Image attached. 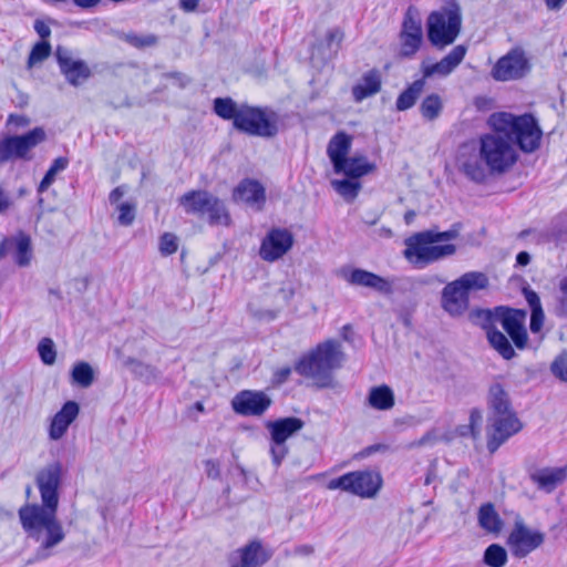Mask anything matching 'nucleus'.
I'll return each mask as SVG.
<instances>
[{
  "label": "nucleus",
  "mask_w": 567,
  "mask_h": 567,
  "mask_svg": "<svg viewBox=\"0 0 567 567\" xmlns=\"http://www.w3.org/2000/svg\"><path fill=\"white\" fill-rule=\"evenodd\" d=\"M55 55L59 61L61 72L65 75V79L71 83V58L68 56V52L60 47L56 48Z\"/></svg>",
  "instance_id": "obj_52"
},
{
  "label": "nucleus",
  "mask_w": 567,
  "mask_h": 567,
  "mask_svg": "<svg viewBox=\"0 0 567 567\" xmlns=\"http://www.w3.org/2000/svg\"><path fill=\"white\" fill-rule=\"evenodd\" d=\"M443 110V102L439 94L427 95L420 105V113L426 121L436 120Z\"/></svg>",
  "instance_id": "obj_39"
},
{
  "label": "nucleus",
  "mask_w": 567,
  "mask_h": 567,
  "mask_svg": "<svg viewBox=\"0 0 567 567\" xmlns=\"http://www.w3.org/2000/svg\"><path fill=\"white\" fill-rule=\"evenodd\" d=\"M178 248L177 237L172 233H164L159 238V251L163 256L176 252Z\"/></svg>",
  "instance_id": "obj_48"
},
{
  "label": "nucleus",
  "mask_w": 567,
  "mask_h": 567,
  "mask_svg": "<svg viewBox=\"0 0 567 567\" xmlns=\"http://www.w3.org/2000/svg\"><path fill=\"white\" fill-rule=\"evenodd\" d=\"M305 426V422L296 416L279 417L266 423V429L270 434V455L272 464L278 468L289 453L286 444L287 440Z\"/></svg>",
  "instance_id": "obj_10"
},
{
  "label": "nucleus",
  "mask_w": 567,
  "mask_h": 567,
  "mask_svg": "<svg viewBox=\"0 0 567 567\" xmlns=\"http://www.w3.org/2000/svg\"><path fill=\"white\" fill-rule=\"evenodd\" d=\"M33 28H34L35 32L42 39L41 41H45V39L49 38L51 34V30H50L49 25L45 22H43L42 20H35Z\"/></svg>",
  "instance_id": "obj_63"
},
{
  "label": "nucleus",
  "mask_w": 567,
  "mask_h": 567,
  "mask_svg": "<svg viewBox=\"0 0 567 567\" xmlns=\"http://www.w3.org/2000/svg\"><path fill=\"white\" fill-rule=\"evenodd\" d=\"M386 450H388V446L385 444H381V443L372 444V445H369V446L364 447L363 450H361L357 454V457L364 458V457H368L377 452H384Z\"/></svg>",
  "instance_id": "obj_61"
},
{
  "label": "nucleus",
  "mask_w": 567,
  "mask_h": 567,
  "mask_svg": "<svg viewBox=\"0 0 567 567\" xmlns=\"http://www.w3.org/2000/svg\"><path fill=\"white\" fill-rule=\"evenodd\" d=\"M163 76L165 79H172V80L176 81L178 86L182 89L185 87L190 82L189 78L186 74L178 72V71L164 73Z\"/></svg>",
  "instance_id": "obj_62"
},
{
  "label": "nucleus",
  "mask_w": 567,
  "mask_h": 567,
  "mask_svg": "<svg viewBox=\"0 0 567 567\" xmlns=\"http://www.w3.org/2000/svg\"><path fill=\"white\" fill-rule=\"evenodd\" d=\"M486 337L491 347L497 351L503 359L511 360L516 355L508 338L497 328L488 331Z\"/></svg>",
  "instance_id": "obj_34"
},
{
  "label": "nucleus",
  "mask_w": 567,
  "mask_h": 567,
  "mask_svg": "<svg viewBox=\"0 0 567 567\" xmlns=\"http://www.w3.org/2000/svg\"><path fill=\"white\" fill-rule=\"evenodd\" d=\"M517 349L523 350L527 346L528 334L525 327L507 333Z\"/></svg>",
  "instance_id": "obj_56"
},
{
  "label": "nucleus",
  "mask_w": 567,
  "mask_h": 567,
  "mask_svg": "<svg viewBox=\"0 0 567 567\" xmlns=\"http://www.w3.org/2000/svg\"><path fill=\"white\" fill-rule=\"evenodd\" d=\"M383 484L380 472L373 470L353 471L328 482L331 491L340 489L362 498H372Z\"/></svg>",
  "instance_id": "obj_9"
},
{
  "label": "nucleus",
  "mask_w": 567,
  "mask_h": 567,
  "mask_svg": "<svg viewBox=\"0 0 567 567\" xmlns=\"http://www.w3.org/2000/svg\"><path fill=\"white\" fill-rule=\"evenodd\" d=\"M483 162L481 152L478 154H471L461 162L460 169L472 182L482 184L487 177V169Z\"/></svg>",
  "instance_id": "obj_31"
},
{
  "label": "nucleus",
  "mask_w": 567,
  "mask_h": 567,
  "mask_svg": "<svg viewBox=\"0 0 567 567\" xmlns=\"http://www.w3.org/2000/svg\"><path fill=\"white\" fill-rule=\"evenodd\" d=\"M91 75L89 66L81 60H73V86Z\"/></svg>",
  "instance_id": "obj_51"
},
{
  "label": "nucleus",
  "mask_w": 567,
  "mask_h": 567,
  "mask_svg": "<svg viewBox=\"0 0 567 567\" xmlns=\"http://www.w3.org/2000/svg\"><path fill=\"white\" fill-rule=\"evenodd\" d=\"M545 536L539 530L529 529L517 518L514 528L508 535L507 545L512 555L516 558H524L544 543Z\"/></svg>",
  "instance_id": "obj_16"
},
{
  "label": "nucleus",
  "mask_w": 567,
  "mask_h": 567,
  "mask_svg": "<svg viewBox=\"0 0 567 567\" xmlns=\"http://www.w3.org/2000/svg\"><path fill=\"white\" fill-rule=\"evenodd\" d=\"M381 90V75L377 69L363 74L361 81L352 86V96L355 102L377 94Z\"/></svg>",
  "instance_id": "obj_28"
},
{
  "label": "nucleus",
  "mask_w": 567,
  "mask_h": 567,
  "mask_svg": "<svg viewBox=\"0 0 567 567\" xmlns=\"http://www.w3.org/2000/svg\"><path fill=\"white\" fill-rule=\"evenodd\" d=\"M95 380V371L84 361L73 364V384L81 388H89Z\"/></svg>",
  "instance_id": "obj_41"
},
{
  "label": "nucleus",
  "mask_w": 567,
  "mask_h": 567,
  "mask_svg": "<svg viewBox=\"0 0 567 567\" xmlns=\"http://www.w3.org/2000/svg\"><path fill=\"white\" fill-rule=\"evenodd\" d=\"M517 349L523 350L527 346L528 334L525 327L507 333Z\"/></svg>",
  "instance_id": "obj_55"
},
{
  "label": "nucleus",
  "mask_w": 567,
  "mask_h": 567,
  "mask_svg": "<svg viewBox=\"0 0 567 567\" xmlns=\"http://www.w3.org/2000/svg\"><path fill=\"white\" fill-rule=\"evenodd\" d=\"M377 169L374 163H370L365 156H352L347 157L340 163L339 171H334L337 174H343L346 177L351 179H359Z\"/></svg>",
  "instance_id": "obj_27"
},
{
  "label": "nucleus",
  "mask_w": 567,
  "mask_h": 567,
  "mask_svg": "<svg viewBox=\"0 0 567 567\" xmlns=\"http://www.w3.org/2000/svg\"><path fill=\"white\" fill-rule=\"evenodd\" d=\"M400 48L396 56L400 60H410L415 56L423 43L421 20L409 9L403 18L399 33Z\"/></svg>",
  "instance_id": "obj_15"
},
{
  "label": "nucleus",
  "mask_w": 567,
  "mask_h": 567,
  "mask_svg": "<svg viewBox=\"0 0 567 567\" xmlns=\"http://www.w3.org/2000/svg\"><path fill=\"white\" fill-rule=\"evenodd\" d=\"M61 480V464L54 462L40 471L37 485L40 489L42 505L25 504L19 508L18 515L23 530L40 544L37 559H45L50 549L60 544L65 534L56 518L59 504L58 487Z\"/></svg>",
  "instance_id": "obj_1"
},
{
  "label": "nucleus",
  "mask_w": 567,
  "mask_h": 567,
  "mask_svg": "<svg viewBox=\"0 0 567 567\" xmlns=\"http://www.w3.org/2000/svg\"><path fill=\"white\" fill-rule=\"evenodd\" d=\"M498 322H501L506 333L525 327L527 311L524 309L511 308L507 306H497Z\"/></svg>",
  "instance_id": "obj_30"
},
{
  "label": "nucleus",
  "mask_w": 567,
  "mask_h": 567,
  "mask_svg": "<svg viewBox=\"0 0 567 567\" xmlns=\"http://www.w3.org/2000/svg\"><path fill=\"white\" fill-rule=\"evenodd\" d=\"M295 238L287 228H271L261 240L259 255L268 262L282 258L293 246Z\"/></svg>",
  "instance_id": "obj_17"
},
{
  "label": "nucleus",
  "mask_w": 567,
  "mask_h": 567,
  "mask_svg": "<svg viewBox=\"0 0 567 567\" xmlns=\"http://www.w3.org/2000/svg\"><path fill=\"white\" fill-rule=\"evenodd\" d=\"M45 138V131L42 127H34L25 134L9 135L0 140V164L17 159H30V151Z\"/></svg>",
  "instance_id": "obj_12"
},
{
  "label": "nucleus",
  "mask_w": 567,
  "mask_h": 567,
  "mask_svg": "<svg viewBox=\"0 0 567 567\" xmlns=\"http://www.w3.org/2000/svg\"><path fill=\"white\" fill-rule=\"evenodd\" d=\"M333 189L341 195L346 200H353L357 198L362 185L358 179L346 177L343 179H333L331 182Z\"/></svg>",
  "instance_id": "obj_40"
},
{
  "label": "nucleus",
  "mask_w": 567,
  "mask_h": 567,
  "mask_svg": "<svg viewBox=\"0 0 567 567\" xmlns=\"http://www.w3.org/2000/svg\"><path fill=\"white\" fill-rule=\"evenodd\" d=\"M278 123L279 115L272 109L241 103L234 128L249 136L272 138L279 132Z\"/></svg>",
  "instance_id": "obj_6"
},
{
  "label": "nucleus",
  "mask_w": 567,
  "mask_h": 567,
  "mask_svg": "<svg viewBox=\"0 0 567 567\" xmlns=\"http://www.w3.org/2000/svg\"><path fill=\"white\" fill-rule=\"evenodd\" d=\"M291 374V369L289 367H284L274 372L271 382L275 385H281L289 379Z\"/></svg>",
  "instance_id": "obj_60"
},
{
  "label": "nucleus",
  "mask_w": 567,
  "mask_h": 567,
  "mask_svg": "<svg viewBox=\"0 0 567 567\" xmlns=\"http://www.w3.org/2000/svg\"><path fill=\"white\" fill-rule=\"evenodd\" d=\"M471 319L476 324L485 330L486 336L492 329H496L495 322L498 321L497 307L493 309H475L471 312Z\"/></svg>",
  "instance_id": "obj_37"
},
{
  "label": "nucleus",
  "mask_w": 567,
  "mask_h": 567,
  "mask_svg": "<svg viewBox=\"0 0 567 567\" xmlns=\"http://www.w3.org/2000/svg\"><path fill=\"white\" fill-rule=\"evenodd\" d=\"M126 40L130 44H132L135 48L152 47L157 42V38L154 34H148V35L127 34Z\"/></svg>",
  "instance_id": "obj_50"
},
{
  "label": "nucleus",
  "mask_w": 567,
  "mask_h": 567,
  "mask_svg": "<svg viewBox=\"0 0 567 567\" xmlns=\"http://www.w3.org/2000/svg\"><path fill=\"white\" fill-rule=\"evenodd\" d=\"M369 404L377 410H390L394 405V394L390 386L383 384L370 390Z\"/></svg>",
  "instance_id": "obj_33"
},
{
  "label": "nucleus",
  "mask_w": 567,
  "mask_h": 567,
  "mask_svg": "<svg viewBox=\"0 0 567 567\" xmlns=\"http://www.w3.org/2000/svg\"><path fill=\"white\" fill-rule=\"evenodd\" d=\"M545 320L544 311H534L530 312V322H529V329L533 333H537L540 331Z\"/></svg>",
  "instance_id": "obj_59"
},
{
  "label": "nucleus",
  "mask_w": 567,
  "mask_h": 567,
  "mask_svg": "<svg viewBox=\"0 0 567 567\" xmlns=\"http://www.w3.org/2000/svg\"><path fill=\"white\" fill-rule=\"evenodd\" d=\"M270 559L260 542L254 540L229 556L230 567H260Z\"/></svg>",
  "instance_id": "obj_20"
},
{
  "label": "nucleus",
  "mask_w": 567,
  "mask_h": 567,
  "mask_svg": "<svg viewBox=\"0 0 567 567\" xmlns=\"http://www.w3.org/2000/svg\"><path fill=\"white\" fill-rule=\"evenodd\" d=\"M488 415L506 414L515 412L505 386L499 382L489 385L486 398Z\"/></svg>",
  "instance_id": "obj_23"
},
{
  "label": "nucleus",
  "mask_w": 567,
  "mask_h": 567,
  "mask_svg": "<svg viewBox=\"0 0 567 567\" xmlns=\"http://www.w3.org/2000/svg\"><path fill=\"white\" fill-rule=\"evenodd\" d=\"M480 152L491 174H503L517 161L511 141L502 133L483 135Z\"/></svg>",
  "instance_id": "obj_7"
},
{
  "label": "nucleus",
  "mask_w": 567,
  "mask_h": 567,
  "mask_svg": "<svg viewBox=\"0 0 567 567\" xmlns=\"http://www.w3.org/2000/svg\"><path fill=\"white\" fill-rule=\"evenodd\" d=\"M462 228L461 223H454L450 229L445 231H439L436 229H427L419 233L420 240L423 243H441L453 240L458 237L460 230Z\"/></svg>",
  "instance_id": "obj_36"
},
{
  "label": "nucleus",
  "mask_w": 567,
  "mask_h": 567,
  "mask_svg": "<svg viewBox=\"0 0 567 567\" xmlns=\"http://www.w3.org/2000/svg\"><path fill=\"white\" fill-rule=\"evenodd\" d=\"M467 52V47L458 44L454 47L441 61L434 64H421L423 76L413 81L403 92L400 93L395 101V109L400 112L413 107L424 90L426 79L433 75L447 76L451 74L464 60Z\"/></svg>",
  "instance_id": "obj_4"
},
{
  "label": "nucleus",
  "mask_w": 567,
  "mask_h": 567,
  "mask_svg": "<svg viewBox=\"0 0 567 567\" xmlns=\"http://www.w3.org/2000/svg\"><path fill=\"white\" fill-rule=\"evenodd\" d=\"M419 237V233H416L406 238L404 241L405 249L403 250L404 258L417 268H423L447 256H452L456 251V246L453 244L433 245L434 243H423Z\"/></svg>",
  "instance_id": "obj_11"
},
{
  "label": "nucleus",
  "mask_w": 567,
  "mask_h": 567,
  "mask_svg": "<svg viewBox=\"0 0 567 567\" xmlns=\"http://www.w3.org/2000/svg\"><path fill=\"white\" fill-rule=\"evenodd\" d=\"M179 205L189 215H208L212 225H228L230 216L225 204L207 190H189L178 198Z\"/></svg>",
  "instance_id": "obj_8"
},
{
  "label": "nucleus",
  "mask_w": 567,
  "mask_h": 567,
  "mask_svg": "<svg viewBox=\"0 0 567 567\" xmlns=\"http://www.w3.org/2000/svg\"><path fill=\"white\" fill-rule=\"evenodd\" d=\"M213 110L217 116L223 120L231 121L235 127V121L239 117L240 104H237L231 97H216L213 102Z\"/></svg>",
  "instance_id": "obj_35"
},
{
  "label": "nucleus",
  "mask_w": 567,
  "mask_h": 567,
  "mask_svg": "<svg viewBox=\"0 0 567 567\" xmlns=\"http://www.w3.org/2000/svg\"><path fill=\"white\" fill-rule=\"evenodd\" d=\"M555 315L560 318H567V296L561 293L555 307Z\"/></svg>",
  "instance_id": "obj_64"
},
{
  "label": "nucleus",
  "mask_w": 567,
  "mask_h": 567,
  "mask_svg": "<svg viewBox=\"0 0 567 567\" xmlns=\"http://www.w3.org/2000/svg\"><path fill=\"white\" fill-rule=\"evenodd\" d=\"M341 276L351 286L370 288L383 296H390L394 291L393 282L390 279L365 269H342Z\"/></svg>",
  "instance_id": "obj_19"
},
{
  "label": "nucleus",
  "mask_w": 567,
  "mask_h": 567,
  "mask_svg": "<svg viewBox=\"0 0 567 567\" xmlns=\"http://www.w3.org/2000/svg\"><path fill=\"white\" fill-rule=\"evenodd\" d=\"M352 137L346 132L336 133L328 143L327 154L333 165V171H339L340 163L348 157Z\"/></svg>",
  "instance_id": "obj_26"
},
{
  "label": "nucleus",
  "mask_w": 567,
  "mask_h": 567,
  "mask_svg": "<svg viewBox=\"0 0 567 567\" xmlns=\"http://www.w3.org/2000/svg\"><path fill=\"white\" fill-rule=\"evenodd\" d=\"M69 165V158L65 156L58 157L53 161L52 165L45 173L44 177L42 178L41 183L38 186V193L42 194L45 192L49 186L54 182L55 176L58 173L64 171Z\"/></svg>",
  "instance_id": "obj_44"
},
{
  "label": "nucleus",
  "mask_w": 567,
  "mask_h": 567,
  "mask_svg": "<svg viewBox=\"0 0 567 567\" xmlns=\"http://www.w3.org/2000/svg\"><path fill=\"white\" fill-rule=\"evenodd\" d=\"M233 198L249 205H257L258 209H261L266 203V189L259 181L244 178L234 188Z\"/></svg>",
  "instance_id": "obj_21"
},
{
  "label": "nucleus",
  "mask_w": 567,
  "mask_h": 567,
  "mask_svg": "<svg viewBox=\"0 0 567 567\" xmlns=\"http://www.w3.org/2000/svg\"><path fill=\"white\" fill-rule=\"evenodd\" d=\"M550 370L555 377H558L560 380L567 382V357L559 355L557 357L551 365Z\"/></svg>",
  "instance_id": "obj_53"
},
{
  "label": "nucleus",
  "mask_w": 567,
  "mask_h": 567,
  "mask_svg": "<svg viewBox=\"0 0 567 567\" xmlns=\"http://www.w3.org/2000/svg\"><path fill=\"white\" fill-rule=\"evenodd\" d=\"M523 427L516 412L487 415V450L495 453L508 439L518 433Z\"/></svg>",
  "instance_id": "obj_13"
},
{
  "label": "nucleus",
  "mask_w": 567,
  "mask_h": 567,
  "mask_svg": "<svg viewBox=\"0 0 567 567\" xmlns=\"http://www.w3.org/2000/svg\"><path fill=\"white\" fill-rule=\"evenodd\" d=\"M117 221L121 226H131L135 219L136 207L133 203H122L117 206Z\"/></svg>",
  "instance_id": "obj_46"
},
{
  "label": "nucleus",
  "mask_w": 567,
  "mask_h": 567,
  "mask_svg": "<svg viewBox=\"0 0 567 567\" xmlns=\"http://www.w3.org/2000/svg\"><path fill=\"white\" fill-rule=\"evenodd\" d=\"M567 478L565 467H544L530 474V480L537 484L538 488L553 492L559 484Z\"/></svg>",
  "instance_id": "obj_25"
},
{
  "label": "nucleus",
  "mask_w": 567,
  "mask_h": 567,
  "mask_svg": "<svg viewBox=\"0 0 567 567\" xmlns=\"http://www.w3.org/2000/svg\"><path fill=\"white\" fill-rule=\"evenodd\" d=\"M462 28L461 7L456 0H449L426 20V37L430 43L442 50L454 43Z\"/></svg>",
  "instance_id": "obj_5"
},
{
  "label": "nucleus",
  "mask_w": 567,
  "mask_h": 567,
  "mask_svg": "<svg viewBox=\"0 0 567 567\" xmlns=\"http://www.w3.org/2000/svg\"><path fill=\"white\" fill-rule=\"evenodd\" d=\"M442 307L450 315H461L468 306V296L463 291L457 279L447 284L442 290Z\"/></svg>",
  "instance_id": "obj_22"
},
{
  "label": "nucleus",
  "mask_w": 567,
  "mask_h": 567,
  "mask_svg": "<svg viewBox=\"0 0 567 567\" xmlns=\"http://www.w3.org/2000/svg\"><path fill=\"white\" fill-rule=\"evenodd\" d=\"M483 561L489 567H504L507 563V553L501 545L492 544L485 549Z\"/></svg>",
  "instance_id": "obj_43"
},
{
  "label": "nucleus",
  "mask_w": 567,
  "mask_h": 567,
  "mask_svg": "<svg viewBox=\"0 0 567 567\" xmlns=\"http://www.w3.org/2000/svg\"><path fill=\"white\" fill-rule=\"evenodd\" d=\"M344 32L340 28H333L327 31L326 33V42L327 47L332 50L334 53L341 47V42L343 41Z\"/></svg>",
  "instance_id": "obj_49"
},
{
  "label": "nucleus",
  "mask_w": 567,
  "mask_h": 567,
  "mask_svg": "<svg viewBox=\"0 0 567 567\" xmlns=\"http://www.w3.org/2000/svg\"><path fill=\"white\" fill-rule=\"evenodd\" d=\"M478 526L488 534L498 535L504 528V520L493 503H483L477 512Z\"/></svg>",
  "instance_id": "obj_29"
},
{
  "label": "nucleus",
  "mask_w": 567,
  "mask_h": 567,
  "mask_svg": "<svg viewBox=\"0 0 567 567\" xmlns=\"http://www.w3.org/2000/svg\"><path fill=\"white\" fill-rule=\"evenodd\" d=\"M530 63L522 48H514L497 60L491 71L494 80L506 82L523 79L530 72Z\"/></svg>",
  "instance_id": "obj_14"
},
{
  "label": "nucleus",
  "mask_w": 567,
  "mask_h": 567,
  "mask_svg": "<svg viewBox=\"0 0 567 567\" xmlns=\"http://www.w3.org/2000/svg\"><path fill=\"white\" fill-rule=\"evenodd\" d=\"M482 421V414L478 409H472L470 412V424L467 429L472 437L476 439L480 434V423Z\"/></svg>",
  "instance_id": "obj_57"
},
{
  "label": "nucleus",
  "mask_w": 567,
  "mask_h": 567,
  "mask_svg": "<svg viewBox=\"0 0 567 567\" xmlns=\"http://www.w3.org/2000/svg\"><path fill=\"white\" fill-rule=\"evenodd\" d=\"M271 404V398L258 390H243L231 401L233 410L243 416H261Z\"/></svg>",
  "instance_id": "obj_18"
},
{
  "label": "nucleus",
  "mask_w": 567,
  "mask_h": 567,
  "mask_svg": "<svg viewBox=\"0 0 567 567\" xmlns=\"http://www.w3.org/2000/svg\"><path fill=\"white\" fill-rule=\"evenodd\" d=\"M122 364L135 377L150 379L155 377V368L132 357H122Z\"/></svg>",
  "instance_id": "obj_42"
},
{
  "label": "nucleus",
  "mask_w": 567,
  "mask_h": 567,
  "mask_svg": "<svg viewBox=\"0 0 567 567\" xmlns=\"http://www.w3.org/2000/svg\"><path fill=\"white\" fill-rule=\"evenodd\" d=\"M457 284H460L463 291L468 295L472 290H481L487 288L488 278L483 272L470 271L461 276L457 279Z\"/></svg>",
  "instance_id": "obj_38"
},
{
  "label": "nucleus",
  "mask_w": 567,
  "mask_h": 567,
  "mask_svg": "<svg viewBox=\"0 0 567 567\" xmlns=\"http://www.w3.org/2000/svg\"><path fill=\"white\" fill-rule=\"evenodd\" d=\"M71 424V400L65 401L62 409L53 416L49 436L51 440H60L68 431Z\"/></svg>",
  "instance_id": "obj_32"
},
{
  "label": "nucleus",
  "mask_w": 567,
  "mask_h": 567,
  "mask_svg": "<svg viewBox=\"0 0 567 567\" xmlns=\"http://www.w3.org/2000/svg\"><path fill=\"white\" fill-rule=\"evenodd\" d=\"M489 124L496 133L504 134L524 153H532L540 145L543 132L533 114L514 115L499 112L489 117Z\"/></svg>",
  "instance_id": "obj_3"
},
{
  "label": "nucleus",
  "mask_w": 567,
  "mask_h": 567,
  "mask_svg": "<svg viewBox=\"0 0 567 567\" xmlns=\"http://www.w3.org/2000/svg\"><path fill=\"white\" fill-rule=\"evenodd\" d=\"M523 295L530 308V312L543 310L539 296L529 286L523 287Z\"/></svg>",
  "instance_id": "obj_54"
},
{
  "label": "nucleus",
  "mask_w": 567,
  "mask_h": 567,
  "mask_svg": "<svg viewBox=\"0 0 567 567\" xmlns=\"http://www.w3.org/2000/svg\"><path fill=\"white\" fill-rule=\"evenodd\" d=\"M50 54H51V45L48 41H40V42L35 43L29 54L28 66L32 68L33 65L41 63Z\"/></svg>",
  "instance_id": "obj_45"
},
{
  "label": "nucleus",
  "mask_w": 567,
  "mask_h": 567,
  "mask_svg": "<svg viewBox=\"0 0 567 567\" xmlns=\"http://www.w3.org/2000/svg\"><path fill=\"white\" fill-rule=\"evenodd\" d=\"M39 355L44 364H53L55 361V349L54 343L51 339L44 338L39 342L38 346Z\"/></svg>",
  "instance_id": "obj_47"
},
{
  "label": "nucleus",
  "mask_w": 567,
  "mask_h": 567,
  "mask_svg": "<svg viewBox=\"0 0 567 567\" xmlns=\"http://www.w3.org/2000/svg\"><path fill=\"white\" fill-rule=\"evenodd\" d=\"M205 473L208 478L219 480L220 478V462L218 460H205L204 461Z\"/></svg>",
  "instance_id": "obj_58"
},
{
  "label": "nucleus",
  "mask_w": 567,
  "mask_h": 567,
  "mask_svg": "<svg viewBox=\"0 0 567 567\" xmlns=\"http://www.w3.org/2000/svg\"><path fill=\"white\" fill-rule=\"evenodd\" d=\"M343 352L337 340L329 339L302 354L295 362V371L307 379H312L320 389L333 385V371L341 365Z\"/></svg>",
  "instance_id": "obj_2"
},
{
  "label": "nucleus",
  "mask_w": 567,
  "mask_h": 567,
  "mask_svg": "<svg viewBox=\"0 0 567 567\" xmlns=\"http://www.w3.org/2000/svg\"><path fill=\"white\" fill-rule=\"evenodd\" d=\"M9 254L19 267H27L32 259L31 238L29 235L20 231L14 236L8 237Z\"/></svg>",
  "instance_id": "obj_24"
}]
</instances>
